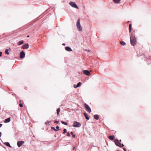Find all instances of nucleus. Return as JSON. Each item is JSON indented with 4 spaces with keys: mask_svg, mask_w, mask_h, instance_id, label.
Listing matches in <instances>:
<instances>
[{
    "mask_svg": "<svg viewBox=\"0 0 151 151\" xmlns=\"http://www.w3.org/2000/svg\"><path fill=\"white\" fill-rule=\"evenodd\" d=\"M130 41L131 45L134 46L137 43V40L134 34L132 33L130 37Z\"/></svg>",
    "mask_w": 151,
    "mask_h": 151,
    "instance_id": "f257e3e1",
    "label": "nucleus"
},
{
    "mask_svg": "<svg viewBox=\"0 0 151 151\" xmlns=\"http://www.w3.org/2000/svg\"><path fill=\"white\" fill-rule=\"evenodd\" d=\"M76 26L77 27L78 30L81 32L82 31V28L80 24V19H78L76 23Z\"/></svg>",
    "mask_w": 151,
    "mask_h": 151,
    "instance_id": "f03ea898",
    "label": "nucleus"
},
{
    "mask_svg": "<svg viewBox=\"0 0 151 151\" xmlns=\"http://www.w3.org/2000/svg\"><path fill=\"white\" fill-rule=\"evenodd\" d=\"M115 143L116 145L117 146L120 147L124 146L123 144H122L120 142H119V140L117 139H116L115 140Z\"/></svg>",
    "mask_w": 151,
    "mask_h": 151,
    "instance_id": "7ed1b4c3",
    "label": "nucleus"
},
{
    "mask_svg": "<svg viewBox=\"0 0 151 151\" xmlns=\"http://www.w3.org/2000/svg\"><path fill=\"white\" fill-rule=\"evenodd\" d=\"M81 126V124L79 122L75 121L73 122V126L75 127H80Z\"/></svg>",
    "mask_w": 151,
    "mask_h": 151,
    "instance_id": "20e7f679",
    "label": "nucleus"
},
{
    "mask_svg": "<svg viewBox=\"0 0 151 151\" xmlns=\"http://www.w3.org/2000/svg\"><path fill=\"white\" fill-rule=\"evenodd\" d=\"M84 106L87 111L89 112V113L91 112V109L88 104L86 103H85L84 104Z\"/></svg>",
    "mask_w": 151,
    "mask_h": 151,
    "instance_id": "39448f33",
    "label": "nucleus"
},
{
    "mask_svg": "<svg viewBox=\"0 0 151 151\" xmlns=\"http://www.w3.org/2000/svg\"><path fill=\"white\" fill-rule=\"evenodd\" d=\"M69 4L72 7L77 8L78 9H79L78 7L77 6L76 4L74 2H70Z\"/></svg>",
    "mask_w": 151,
    "mask_h": 151,
    "instance_id": "423d86ee",
    "label": "nucleus"
},
{
    "mask_svg": "<svg viewBox=\"0 0 151 151\" xmlns=\"http://www.w3.org/2000/svg\"><path fill=\"white\" fill-rule=\"evenodd\" d=\"M83 73L87 76H90L91 73L90 72L87 70H83Z\"/></svg>",
    "mask_w": 151,
    "mask_h": 151,
    "instance_id": "0eeeda50",
    "label": "nucleus"
},
{
    "mask_svg": "<svg viewBox=\"0 0 151 151\" xmlns=\"http://www.w3.org/2000/svg\"><path fill=\"white\" fill-rule=\"evenodd\" d=\"M24 143V141H19L17 142V145L19 147Z\"/></svg>",
    "mask_w": 151,
    "mask_h": 151,
    "instance_id": "6e6552de",
    "label": "nucleus"
},
{
    "mask_svg": "<svg viewBox=\"0 0 151 151\" xmlns=\"http://www.w3.org/2000/svg\"><path fill=\"white\" fill-rule=\"evenodd\" d=\"M25 56V53L23 51H22L20 53V58H24Z\"/></svg>",
    "mask_w": 151,
    "mask_h": 151,
    "instance_id": "1a4fd4ad",
    "label": "nucleus"
},
{
    "mask_svg": "<svg viewBox=\"0 0 151 151\" xmlns=\"http://www.w3.org/2000/svg\"><path fill=\"white\" fill-rule=\"evenodd\" d=\"M65 50L68 51H72V49L71 48L69 47H65Z\"/></svg>",
    "mask_w": 151,
    "mask_h": 151,
    "instance_id": "9d476101",
    "label": "nucleus"
},
{
    "mask_svg": "<svg viewBox=\"0 0 151 151\" xmlns=\"http://www.w3.org/2000/svg\"><path fill=\"white\" fill-rule=\"evenodd\" d=\"M81 82H79L78 83H77L76 86H75L74 85V88H76L77 87H78L81 86Z\"/></svg>",
    "mask_w": 151,
    "mask_h": 151,
    "instance_id": "9b49d317",
    "label": "nucleus"
},
{
    "mask_svg": "<svg viewBox=\"0 0 151 151\" xmlns=\"http://www.w3.org/2000/svg\"><path fill=\"white\" fill-rule=\"evenodd\" d=\"M29 47V45L28 44H25L22 46V48L23 49H28Z\"/></svg>",
    "mask_w": 151,
    "mask_h": 151,
    "instance_id": "f8f14e48",
    "label": "nucleus"
},
{
    "mask_svg": "<svg viewBox=\"0 0 151 151\" xmlns=\"http://www.w3.org/2000/svg\"><path fill=\"white\" fill-rule=\"evenodd\" d=\"M83 114L85 116V117L86 119L88 120L89 119V118L88 117V115L87 114H86L85 113H84Z\"/></svg>",
    "mask_w": 151,
    "mask_h": 151,
    "instance_id": "ddd939ff",
    "label": "nucleus"
},
{
    "mask_svg": "<svg viewBox=\"0 0 151 151\" xmlns=\"http://www.w3.org/2000/svg\"><path fill=\"white\" fill-rule=\"evenodd\" d=\"M10 119L9 118H8L5 120L4 122L5 123L9 122H10Z\"/></svg>",
    "mask_w": 151,
    "mask_h": 151,
    "instance_id": "4468645a",
    "label": "nucleus"
},
{
    "mask_svg": "<svg viewBox=\"0 0 151 151\" xmlns=\"http://www.w3.org/2000/svg\"><path fill=\"white\" fill-rule=\"evenodd\" d=\"M109 138L111 140H113L114 139L115 137L114 135L110 136H109Z\"/></svg>",
    "mask_w": 151,
    "mask_h": 151,
    "instance_id": "2eb2a0df",
    "label": "nucleus"
},
{
    "mask_svg": "<svg viewBox=\"0 0 151 151\" xmlns=\"http://www.w3.org/2000/svg\"><path fill=\"white\" fill-rule=\"evenodd\" d=\"M4 144H5L8 147H12L11 146H10L9 143L8 142H5L4 143Z\"/></svg>",
    "mask_w": 151,
    "mask_h": 151,
    "instance_id": "dca6fc26",
    "label": "nucleus"
},
{
    "mask_svg": "<svg viewBox=\"0 0 151 151\" xmlns=\"http://www.w3.org/2000/svg\"><path fill=\"white\" fill-rule=\"evenodd\" d=\"M94 118L96 120H98L99 119V116L98 115H95L94 116Z\"/></svg>",
    "mask_w": 151,
    "mask_h": 151,
    "instance_id": "f3484780",
    "label": "nucleus"
},
{
    "mask_svg": "<svg viewBox=\"0 0 151 151\" xmlns=\"http://www.w3.org/2000/svg\"><path fill=\"white\" fill-rule=\"evenodd\" d=\"M23 41L22 40H21V41H19L18 42V45H21L23 43Z\"/></svg>",
    "mask_w": 151,
    "mask_h": 151,
    "instance_id": "a211bd4d",
    "label": "nucleus"
},
{
    "mask_svg": "<svg viewBox=\"0 0 151 151\" xmlns=\"http://www.w3.org/2000/svg\"><path fill=\"white\" fill-rule=\"evenodd\" d=\"M129 32L130 33L132 30V25L131 24H130L129 25Z\"/></svg>",
    "mask_w": 151,
    "mask_h": 151,
    "instance_id": "6ab92c4d",
    "label": "nucleus"
},
{
    "mask_svg": "<svg viewBox=\"0 0 151 151\" xmlns=\"http://www.w3.org/2000/svg\"><path fill=\"white\" fill-rule=\"evenodd\" d=\"M121 0H113L114 3H118Z\"/></svg>",
    "mask_w": 151,
    "mask_h": 151,
    "instance_id": "aec40b11",
    "label": "nucleus"
},
{
    "mask_svg": "<svg viewBox=\"0 0 151 151\" xmlns=\"http://www.w3.org/2000/svg\"><path fill=\"white\" fill-rule=\"evenodd\" d=\"M60 111V108H58L57 110V113L58 115H59V114Z\"/></svg>",
    "mask_w": 151,
    "mask_h": 151,
    "instance_id": "412c9836",
    "label": "nucleus"
},
{
    "mask_svg": "<svg viewBox=\"0 0 151 151\" xmlns=\"http://www.w3.org/2000/svg\"><path fill=\"white\" fill-rule=\"evenodd\" d=\"M120 44L122 45L123 46L124 45L126 44L123 41L121 42Z\"/></svg>",
    "mask_w": 151,
    "mask_h": 151,
    "instance_id": "4be33fe9",
    "label": "nucleus"
},
{
    "mask_svg": "<svg viewBox=\"0 0 151 151\" xmlns=\"http://www.w3.org/2000/svg\"><path fill=\"white\" fill-rule=\"evenodd\" d=\"M8 50L6 49L5 51V53L7 54V55H9V53L8 52Z\"/></svg>",
    "mask_w": 151,
    "mask_h": 151,
    "instance_id": "5701e85b",
    "label": "nucleus"
},
{
    "mask_svg": "<svg viewBox=\"0 0 151 151\" xmlns=\"http://www.w3.org/2000/svg\"><path fill=\"white\" fill-rule=\"evenodd\" d=\"M61 123L63 124H65V125H68V123L67 122H64L63 121H62L61 122Z\"/></svg>",
    "mask_w": 151,
    "mask_h": 151,
    "instance_id": "b1692460",
    "label": "nucleus"
},
{
    "mask_svg": "<svg viewBox=\"0 0 151 151\" xmlns=\"http://www.w3.org/2000/svg\"><path fill=\"white\" fill-rule=\"evenodd\" d=\"M50 123V121H47L45 122V124L46 125H49Z\"/></svg>",
    "mask_w": 151,
    "mask_h": 151,
    "instance_id": "393cba45",
    "label": "nucleus"
},
{
    "mask_svg": "<svg viewBox=\"0 0 151 151\" xmlns=\"http://www.w3.org/2000/svg\"><path fill=\"white\" fill-rule=\"evenodd\" d=\"M51 129H53V130H54L55 131H57V130L55 129V128L54 127H51Z\"/></svg>",
    "mask_w": 151,
    "mask_h": 151,
    "instance_id": "a878e982",
    "label": "nucleus"
},
{
    "mask_svg": "<svg viewBox=\"0 0 151 151\" xmlns=\"http://www.w3.org/2000/svg\"><path fill=\"white\" fill-rule=\"evenodd\" d=\"M66 129H63V134H65L66 133Z\"/></svg>",
    "mask_w": 151,
    "mask_h": 151,
    "instance_id": "bb28decb",
    "label": "nucleus"
},
{
    "mask_svg": "<svg viewBox=\"0 0 151 151\" xmlns=\"http://www.w3.org/2000/svg\"><path fill=\"white\" fill-rule=\"evenodd\" d=\"M19 106L20 107H22L23 106V105L22 104H21V103H20L19 104Z\"/></svg>",
    "mask_w": 151,
    "mask_h": 151,
    "instance_id": "cd10ccee",
    "label": "nucleus"
},
{
    "mask_svg": "<svg viewBox=\"0 0 151 151\" xmlns=\"http://www.w3.org/2000/svg\"><path fill=\"white\" fill-rule=\"evenodd\" d=\"M54 122L56 124H58L59 123V122L57 121H55Z\"/></svg>",
    "mask_w": 151,
    "mask_h": 151,
    "instance_id": "c85d7f7f",
    "label": "nucleus"
},
{
    "mask_svg": "<svg viewBox=\"0 0 151 151\" xmlns=\"http://www.w3.org/2000/svg\"><path fill=\"white\" fill-rule=\"evenodd\" d=\"M67 135L68 136V137H69L70 136V133H69L68 132L67 134Z\"/></svg>",
    "mask_w": 151,
    "mask_h": 151,
    "instance_id": "c756f323",
    "label": "nucleus"
},
{
    "mask_svg": "<svg viewBox=\"0 0 151 151\" xmlns=\"http://www.w3.org/2000/svg\"><path fill=\"white\" fill-rule=\"evenodd\" d=\"M123 149L124 151H126V149L125 147H124Z\"/></svg>",
    "mask_w": 151,
    "mask_h": 151,
    "instance_id": "7c9ffc66",
    "label": "nucleus"
},
{
    "mask_svg": "<svg viewBox=\"0 0 151 151\" xmlns=\"http://www.w3.org/2000/svg\"><path fill=\"white\" fill-rule=\"evenodd\" d=\"M2 52H0V57L2 56Z\"/></svg>",
    "mask_w": 151,
    "mask_h": 151,
    "instance_id": "2f4dec72",
    "label": "nucleus"
},
{
    "mask_svg": "<svg viewBox=\"0 0 151 151\" xmlns=\"http://www.w3.org/2000/svg\"><path fill=\"white\" fill-rule=\"evenodd\" d=\"M56 128L57 129H58L59 128V126H56Z\"/></svg>",
    "mask_w": 151,
    "mask_h": 151,
    "instance_id": "473e14b6",
    "label": "nucleus"
},
{
    "mask_svg": "<svg viewBox=\"0 0 151 151\" xmlns=\"http://www.w3.org/2000/svg\"><path fill=\"white\" fill-rule=\"evenodd\" d=\"M72 137H73V138H75V135L74 134H73L72 135Z\"/></svg>",
    "mask_w": 151,
    "mask_h": 151,
    "instance_id": "72a5a7b5",
    "label": "nucleus"
},
{
    "mask_svg": "<svg viewBox=\"0 0 151 151\" xmlns=\"http://www.w3.org/2000/svg\"><path fill=\"white\" fill-rule=\"evenodd\" d=\"M148 59L150 60H151V57H149L148 58Z\"/></svg>",
    "mask_w": 151,
    "mask_h": 151,
    "instance_id": "f704fd0d",
    "label": "nucleus"
},
{
    "mask_svg": "<svg viewBox=\"0 0 151 151\" xmlns=\"http://www.w3.org/2000/svg\"><path fill=\"white\" fill-rule=\"evenodd\" d=\"M2 124H0V128L2 127Z\"/></svg>",
    "mask_w": 151,
    "mask_h": 151,
    "instance_id": "c9c22d12",
    "label": "nucleus"
},
{
    "mask_svg": "<svg viewBox=\"0 0 151 151\" xmlns=\"http://www.w3.org/2000/svg\"><path fill=\"white\" fill-rule=\"evenodd\" d=\"M70 134H71L72 135H73V132H70Z\"/></svg>",
    "mask_w": 151,
    "mask_h": 151,
    "instance_id": "e433bc0d",
    "label": "nucleus"
},
{
    "mask_svg": "<svg viewBox=\"0 0 151 151\" xmlns=\"http://www.w3.org/2000/svg\"><path fill=\"white\" fill-rule=\"evenodd\" d=\"M1 136V133L0 132V137Z\"/></svg>",
    "mask_w": 151,
    "mask_h": 151,
    "instance_id": "4c0bfd02",
    "label": "nucleus"
},
{
    "mask_svg": "<svg viewBox=\"0 0 151 151\" xmlns=\"http://www.w3.org/2000/svg\"><path fill=\"white\" fill-rule=\"evenodd\" d=\"M62 45H65V44L63 43V44H62Z\"/></svg>",
    "mask_w": 151,
    "mask_h": 151,
    "instance_id": "58836bf2",
    "label": "nucleus"
},
{
    "mask_svg": "<svg viewBox=\"0 0 151 151\" xmlns=\"http://www.w3.org/2000/svg\"><path fill=\"white\" fill-rule=\"evenodd\" d=\"M29 37V35H28V36H27V37Z\"/></svg>",
    "mask_w": 151,
    "mask_h": 151,
    "instance_id": "ea45409f",
    "label": "nucleus"
},
{
    "mask_svg": "<svg viewBox=\"0 0 151 151\" xmlns=\"http://www.w3.org/2000/svg\"><path fill=\"white\" fill-rule=\"evenodd\" d=\"M121 140H120V141H121Z\"/></svg>",
    "mask_w": 151,
    "mask_h": 151,
    "instance_id": "a19ab883",
    "label": "nucleus"
}]
</instances>
